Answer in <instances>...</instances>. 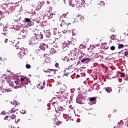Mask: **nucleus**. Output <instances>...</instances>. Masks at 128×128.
I'll list each match as a JSON object with an SVG mask.
<instances>
[{
  "label": "nucleus",
  "instance_id": "7",
  "mask_svg": "<svg viewBox=\"0 0 128 128\" xmlns=\"http://www.w3.org/2000/svg\"><path fill=\"white\" fill-rule=\"evenodd\" d=\"M16 110H18V109L14 110V108H12L11 109V110H9L8 112V114L9 116H12L14 114V112H16Z\"/></svg>",
  "mask_w": 128,
  "mask_h": 128
},
{
  "label": "nucleus",
  "instance_id": "6",
  "mask_svg": "<svg viewBox=\"0 0 128 128\" xmlns=\"http://www.w3.org/2000/svg\"><path fill=\"white\" fill-rule=\"evenodd\" d=\"M40 48L42 50H46L48 51V46L46 44L44 43H42L40 46Z\"/></svg>",
  "mask_w": 128,
  "mask_h": 128
},
{
  "label": "nucleus",
  "instance_id": "31",
  "mask_svg": "<svg viewBox=\"0 0 128 128\" xmlns=\"http://www.w3.org/2000/svg\"><path fill=\"white\" fill-rule=\"evenodd\" d=\"M36 100L37 102H42V98H37Z\"/></svg>",
  "mask_w": 128,
  "mask_h": 128
},
{
  "label": "nucleus",
  "instance_id": "42",
  "mask_svg": "<svg viewBox=\"0 0 128 128\" xmlns=\"http://www.w3.org/2000/svg\"><path fill=\"white\" fill-rule=\"evenodd\" d=\"M52 104H56V102H52Z\"/></svg>",
  "mask_w": 128,
  "mask_h": 128
},
{
  "label": "nucleus",
  "instance_id": "34",
  "mask_svg": "<svg viewBox=\"0 0 128 128\" xmlns=\"http://www.w3.org/2000/svg\"><path fill=\"white\" fill-rule=\"evenodd\" d=\"M0 16H4V14L2 12V11L0 10Z\"/></svg>",
  "mask_w": 128,
  "mask_h": 128
},
{
  "label": "nucleus",
  "instance_id": "33",
  "mask_svg": "<svg viewBox=\"0 0 128 128\" xmlns=\"http://www.w3.org/2000/svg\"><path fill=\"white\" fill-rule=\"evenodd\" d=\"M102 4H103V6H104V2H100V3H98V6H102Z\"/></svg>",
  "mask_w": 128,
  "mask_h": 128
},
{
  "label": "nucleus",
  "instance_id": "24",
  "mask_svg": "<svg viewBox=\"0 0 128 128\" xmlns=\"http://www.w3.org/2000/svg\"><path fill=\"white\" fill-rule=\"evenodd\" d=\"M68 70H74V66L72 65H70L68 68Z\"/></svg>",
  "mask_w": 128,
  "mask_h": 128
},
{
  "label": "nucleus",
  "instance_id": "32",
  "mask_svg": "<svg viewBox=\"0 0 128 128\" xmlns=\"http://www.w3.org/2000/svg\"><path fill=\"white\" fill-rule=\"evenodd\" d=\"M110 49L111 50H116V47L114 46H112L110 48Z\"/></svg>",
  "mask_w": 128,
  "mask_h": 128
},
{
  "label": "nucleus",
  "instance_id": "47",
  "mask_svg": "<svg viewBox=\"0 0 128 128\" xmlns=\"http://www.w3.org/2000/svg\"><path fill=\"white\" fill-rule=\"evenodd\" d=\"M124 50H128V49H124Z\"/></svg>",
  "mask_w": 128,
  "mask_h": 128
},
{
  "label": "nucleus",
  "instance_id": "18",
  "mask_svg": "<svg viewBox=\"0 0 128 128\" xmlns=\"http://www.w3.org/2000/svg\"><path fill=\"white\" fill-rule=\"evenodd\" d=\"M58 110H59V112H63L64 110V108L62 106H59L58 107Z\"/></svg>",
  "mask_w": 128,
  "mask_h": 128
},
{
  "label": "nucleus",
  "instance_id": "26",
  "mask_svg": "<svg viewBox=\"0 0 128 128\" xmlns=\"http://www.w3.org/2000/svg\"><path fill=\"white\" fill-rule=\"evenodd\" d=\"M60 113H59L58 112H56L55 113L54 116L56 118H58V116H60Z\"/></svg>",
  "mask_w": 128,
  "mask_h": 128
},
{
  "label": "nucleus",
  "instance_id": "8",
  "mask_svg": "<svg viewBox=\"0 0 128 128\" xmlns=\"http://www.w3.org/2000/svg\"><path fill=\"white\" fill-rule=\"evenodd\" d=\"M69 64L70 65L74 66V65L78 64V61L76 59L71 60H69Z\"/></svg>",
  "mask_w": 128,
  "mask_h": 128
},
{
  "label": "nucleus",
  "instance_id": "10",
  "mask_svg": "<svg viewBox=\"0 0 128 128\" xmlns=\"http://www.w3.org/2000/svg\"><path fill=\"white\" fill-rule=\"evenodd\" d=\"M47 52H49L50 54H54V52H56V50H54V48H48V49L47 50Z\"/></svg>",
  "mask_w": 128,
  "mask_h": 128
},
{
  "label": "nucleus",
  "instance_id": "38",
  "mask_svg": "<svg viewBox=\"0 0 128 128\" xmlns=\"http://www.w3.org/2000/svg\"><path fill=\"white\" fill-rule=\"evenodd\" d=\"M8 39H6V40H4V42L6 43V42H8Z\"/></svg>",
  "mask_w": 128,
  "mask_h": 128
},
{
  "label": "nucleus",
  "instance_id": "50",
  "mask_svg": "<svg viewBox=\"0 0 128 128\" xmlns=\"http://www.w3.org/2000/svg\"><path fill=\"white\" fill-rule=\"evenodd\" d=\"M24 56V55H23Z\"/></svg>",
  "mask_w": 128,
  "mask_h": 128
},
{
  "label": "nucleus",
  "instance_id": "27",
  "mask_svg": "<svg viewBox=\"0 0 128 128\" xmlns=\"http://www.w3.org/2000/svg\"><path fill=\"white\" fill-rule=\"evenodd\" d=\"M96 100V98H94V97H92L90 98V102H94Z\"/></svg>",
  "mask_w": 128,
  "mask_h": 128
},
{
  "label": "nucleus",
  "instance_id": "28",
  "mask_svg": "<svg viewBox=\"0 0 128 128\" xmlns=\"http://www.w3.org/2000/svg\"><path fill=\"white\" fill-rule=\"evenodd\" d=\"M24 20H26V22H30V19L29 18H25Z\"/></svg>",
  "mask_w": 128,
  "mask_h": 128
},
{
  "label": "nucleus",
  "instance_id": "49",
  "mask_svg": "<svg viewBox=\"0 0 128 128\" xmlns=\"http://www.w3.org/2000/svg\"><path fill=\"white\" fill-rule=\"evenodd\" d=\"M8 92V91L6 90V92Z\"/></svg>",
  "mask_w": 128,
  "mask_h": 128
},
{
  "label": "nucleus",
  "instance_id": "11",
  "mask_svg": "<svg viewBox=\"0 0 128 128\" xmlns=\"http://www.w3.org/2000/svg\"><path fill=\"white\" fill-rule=\"evenodd\" d=\"M21 51L20 52V54H26L28 52L27 48H20Z\"/></svg>",
  "mask_w": 128,
  "mask_h": 128
},
{
  "label": "nucleus",
  "instance_id": "4",
  "mask_svg": "<svg viewBox=\"0 0 128 128\" xmlns=\"http://www.w3.org/2000/svg\"><path fill=\"white\" fill-rule=\"evenodd\" d=\"M44 72L50 74L48 76H52L56 74V70L52 69H48L47 70L44 71Z\"/></svg>",
  "mask_w": 128,
  "mask_h": 128
},
{
  "label": "nucleus",
  "instance_id": "35",
  "mask_svg": "<svg viewBox=\"0 0 128 128\" xmlns=\"http://www.w3.org/2000/svg\"><path fill=\"white\" fill-rule=\"evenodd\" d=\"M124 79L125 80H128V75H126L125 76V78H124Z\"/></svg>",
  "mask_w": 128,
  "mask_h": 128
},
{
  "label": "nucleus",
  "instance_id": "3",
  "mask_svg": "<svg viewBox=\"0 0 128 128\" xmlns=\"http://www.w3.org/2000/svg\"><path fill=\"white\" fill-rule=\"evenodd\" d=\"M10 85L14 88H18L20 87V84L18 81L10 82Z\"/></svg>",
  "mask_w": 128,
  "mask_h": 128
},
{
  "label": "nucleus",
  "instance_id": "22",
  "mask_svg": "<svg viewBox=\"0 0 128 128\" xmlns=\"http://www.w3.org/2000/svg\"><path fill=\"white\" fill-rule=\"evenodd\" d=\"M118 74L120 75V76L122 78L126 77V74H124V73H122V72H118Z\"/></svg>",
  "mask_w": 128,
  "mask_h": 128
},
{
  "label": "nucleus",
  "instance_id": "45",
  "mask_svg": "<svg viewBox=\"0 0 128 128\" xmlns=\"http://www.w3.org/2000/svg\"><path fill=\"white\" fill-rule=\"evenodd\" d=\"M32 26V24H30L29 25L30 26Z\"/></svg>",
  "mask_w": 128,
  "mask_h": 128
},
{
  "label": "nucleus",
  "instance_id": "40",
  "mask_svg": "<svg viewBox=\"0 0 128 128\" xmlns=\"http://www.w3.org/2000/svg\"><path fill=\"white\" fill-rule=\"evenodd\" d=\"M64 76H68V74H65L64 75Z\"/></svg>",
  "mask_w": 128,
  "mask_h": 128
},
{
  "label": "nucleus",
  "instance_id": "12",
  "mask_svg": "<svg viewBox=\"0 0 128 128\" xmlns=\"http://www.w3.org/2000/svg\"><path fill=\"white\" fill-rule=\"evenodd\" d=\"M44 84H45L44 80L42 82H40L38 84V88H44Z\"/></svg>",
  "mask_w": 128,
  "mask_h": 128
},
{
  "label": "nucleus",
  "instance_id": "44",
  "mask_svg": "<svg viewBox=\"0 0 128 128\" xmlns=\"http://www.w3.org/2000/svg\"><path fill=\"white\" fill-rule=\"evenodd\" d=\"M15 46H16H16H18V44H16Z\"/></svg>",
  "mask_w": 128,
  "mask_h": 128
},
{
  "label": "nucleus",
  "instance_id": "9",
  "mask_svg": "<svg viewBox=\"0 0 128 128\" xmlns=\"http://www.w3.org/2000/svg\"><path fill=\"white\" fill-rule=\"evenodd\" d=\"M20 80V82H24L25 84H28V80L26 78H21Z\"/></svg>",
  "mask_w": 128,
  "mask_h": 128
},
{
  "label": "nucleus",
  "instance_id": "37",
  "mask_svg": "<svg viewBox=\"0 0 128 128\" xmlns=\"http://www.w3.org/2000/svg\"><path fill=\"white\" fill-rule=\"evenodd\" d=\"M55 66H56V68H58V66H59L58 63H56L55 64Z\"/></svg>",
  "mask_w": 128,
  "mask_h": 128
},
{
  "label": "nucleus",
  "instance_id": "21",
  "mask_svg": "<svg viewBox=\"0 0 128 128\" xmlns=\"http://www.w3.org/2000/svg\"><path fill=\"white\" fill-rule=\"evenodd\" d=\"M66 14H64L59 18V20H64V18H66Z\"/></svg>",
  "mask_w": 128,
  "mask_h": 128
},
{
  "label": "nucleus",
  "instance_id": "16",
  "mask_svg": "<svg viewBox=\"0 0 128 128\" xmlns=\"http://www.w3.org/2000/svg\"><path fill=\"white\" fill-rule=\"evenodd\" d=\"M52 8L50 6H48L46 8V12H52Z\"/></svg>",
  "mask_w": 128,
  "mask_h": 128
},
{
  "label": "nucleus",
  "instance_id": "36",
  "mask_svg": "<svg viewBox=\"0 0 128 128\" xmlns=\"http://www.w3.org/2000/svg\"><path fill=\"white\" fill-rule=\"evenodd\" d=\"M125 56H128V52H126L124 54Z\"/></svg>",
  "mask_w": 128,
  "mask_h": 128
},
{
  "label": "nucleus",
  "instance_id": "48",
  "mask_svg": "<svg viewBox=\"0 0 128 128\" xmlns=\"http://www.w3.org/2000/svg\"><path fill=\"white\" fill-rule=\"evenodd\" d=\"M84 84H86V82H84Z\"/></svg>",
  "mask_w": 128,
  "mask_h": 128
},
{
  "label": "nucleus",
  "instance_id": "19",
  "mask_svg": "<svg viewBox=\"0 0 128 128\" xmlns=\"http://www.w3.org/2000/svg\"><path fill=\"white\" fill-rule=\"evenodd\" d=\"M122 91L124 92V94H126V92H127V90L126 88H121L119 90V92Z\"/></svg>",
  "mask_w": 128,
  "mask_h": 128
},
{
  "label": "nucleus",
  "instance_id": "25",
  "mask_svg": "<svg viewBox=\"0 0 128 128\" xmlns=\"http://www.w3.org/2000/svg\"><path fill=\"white\" fill-rule=\"evenodd\" d=\"M62 86H64V85L62 84H59L57 85V86L58 88H62Z\"/></svg>",
  "mask_w": 128,
  "mask_h": 128
},
{
  "label": "nucleus",
  "instance_id": "13",
  "mask_svg": "<svg viewBox=\"0 0 128 128\" xmlns=\"http://www.w3.org/2000/svg\"><path fill=\"white\" fill-rule=\"evenodd\" d=\"M36 38L37 40H42V38H44V35H42V34H36Z\"/></svg>",
  "mask_w": 128,
  "mask_h": 128
},
{
  "label": "nucleus",
  "instance_id": "46",
  "mask_svg": "<svg viewBox=\"0 0 128 128\" xmlns=\"http://www.w3.org/2000/svg\"><path fill=\"white\" fill-rule=\"evenodd\" d=\"M16 105L15 106H14V108H16Z\"/></svg>",
  "mask_w": 128,
  "mask_h": 128
},
{
  "label": "nucleus",
  "instance_id": "20",
  "mask_svg": "<svg viewBox=\"0 0 128 128\" xmlns=\"http://www.w3.org/2000/svg\"><path fill=\"white\" fill-rule=\"evenodd\" d=\"M90 58H84V59L82 60L81 62H88V60H90Z\"/></svg>",
  "mask_w": 128,
  "mask_h": 128
},
{
  "label": "nucleus",
  "instance_id": "5",
  "mask_svg": "<svg viewBox=\"0 0 128 128\" xmlns=\"http://www.w3.org/2000/svg\"><path fill=\"white\" fill-rule=\"evenodd\" d=\"M16 116V114H13L12 116H6L4 118L5 120H8V122H10L11 120H14Z\"/></svg>",
  "mask_w": 128,
  "mask_h": 128
},
{
  "label": "nucleus",
  "instance_id": "30",
  "mask_svg": "<svg viewBox=\"0 0 128 128\" xmlns=\"http://www.w3.org/2000/svg\"><path fill=\"white\" fill-rule=\"evenodd\" d=\"M86 48V46L82 44H80V48Z\"/></svg>",
  "mask_w": 128,
  "mask_h": 128
},
{
  "label": "nucleus",
  "instance_id": "23",
  "mask_svg": "<svg viewBox=\"0 0 128 128\" xmlns=\"http://www.w3.org/2000/svg\"><path fill=\"white\" fill-rule=\"evenodd\" d=\"M124 46L122 44H120L118 46V48L119 50H120V48H124Z\"/></svg>",
  "mask_w": 128,
  "mask_h": 128
},
{
  "label": "nucleus",
  "instance_id": "1",
  "mask_svg": "<svg viewBox=\"0 0 128 128\" xmlns=\"http://www.w3.org/2000/svg\"><path fill=\"white\" fill-rule=\"evenodd\" d=\"M80 1L78 0H71L70 4L72 8H82V4H80Z\"/></svg>",
  "mask_w": 128,
  "mask_h": 128
},
{
  "label": "nucleus",
  "instance_id": "14",
  "mask_svg": "<svg viewBox=\"0 0 128 128\" xmlns=\"http://www.w3.org/2000/svg\"><path fill=\"white\" fill-rule=\"evenodd\" d=\"M54 123L56 124V126H60V121L56 118L54 121Z\"/></svg>",
  "mask_w": 128,
  "mask_h": 128
},
{
  "label": "nucleus",
  "instance_id": "39",
  "mask_svg": "<svg viewBox=\"0 0 128 128\" xmlns=\"http://www.w3.org/2000/svg\"><path fill=\"white\" fill-rule=\"evenodd\" d=\"M22 18L20 16H19V18H18V19L17 20H20V19Z\"/></svg>",
  "mask_w": 128,
  "mask_h": 128
},
{
  "label": "nucleus",
  "instance_id": "29",
  "mask_svg": "<svg viewBox=\"0 0 128 128\" xmlns=\"http://www.w3.org/2000/svg\"><path fill=\"white\" fill-rule=\"evenodd\" d=\"M32 68V66H30V64H26V68Z\"/></svg>",
  "mask_w": 128,
  "mask_h": 128
},
{
  "label": "nucleus",
  "instance_id": "2",
  "mask_svg": "<svg viewBox=\"0 0 128 128\" xmlns=\"http://www.w3.org/2000/svg\"><path fill=\"white\" fill-rule=\"evenodd\" d=\"M60 22H62L60 24V26L62 28V30H68V26L70 24V23H66L64 20V19L59 20Z\"/></svg>",
  "mask_w": 128,
  "mask_h": 128
},
{
  "label": "nucleus",
  "instance_id": "15",
  "mask_svg": "<svg viewBox=\"0 0 128 128\" xmlns=\"http://www.w3.org/2000/svg\"><path fill=\"white\" fill-rule=\"evenodd\" d=\"M107 92H108L109 94H110L112 92V90L111 87H108L105 88Z\"/></svg>",
  "mask_w": 128,
  "mask_h": 128
},
{
  "label": "nucleus",
  "instance_id": "17",
  "mask_svg": "<svg viewBox=\"0 0 128 128\" xmlns=\"http://www.w3.org/2000/svg\"><path fill=\"white\" fill-rule=\"evenodd\" d=\"M78 18L81 20V22H84V18L82 15H78Z\"/></svg>",
  "mask_w": 128,
  "mask_h": 128
},
{
  "label": "nucleus",
  "instance_id": "43",
  "mask_svg": "<svg viewBox=\"0 0 128 128\" xmlns=\"http://www.w3.org/2000/svg\"><path fill=\"white\" fill-rule=\"evenodd\" d=\"M0 60H2V57H0Z\"/></svg>",
  "mask_w": 128,
  "mask_h": 128
},
{
  "label": "nucleus",
  "instance_id": "41",
  "mask_svg": "<svg viewBox=\"0 0 128 128\" xmlns=\"http://www.w3.org/2000/svg\"><path fill=\"white\" fill-rule=\"evenodd\" d=\"M2 114H4V112H2Z\"/></svg>",
  "mask_w": 128,
  "mask_h": 128
}]
</instances>
